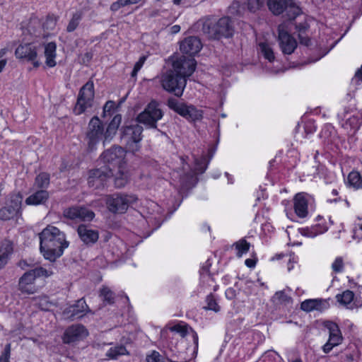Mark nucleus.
Here are the masks:
<instances>
[{"instance_id":"nucleus-30","label":"nucleus","mask_w":362,"mask_h":362,"mask_svg":"<svg viewBox=\"0 0 362 362\" xmlns=\"http://www.w3.org/2000/svg\"><path fill=\"white\" fill-rule=\"evenodd\" d=\"M49 174L45 172H42L36 176L34 186L36 187L38 189H45L49 187Z\"/></svg>"},{"instance_id":"nucleus-31","label":"nucleus","mask_w":362,"mask_h":362,"mask_svg":"<svg viewBox=\"0 0 362 362\" xmlns=\"http://www.w3.org/2000/svg\"><path fill=\"white\" fill-rule=\"evenodd\" d=\"M124 355H129V352L124 345L111 347L106 353V356L113 360H116L118 357Z\"/></svg>"},{"instance_id":"nucleus-22","label":"nucleus","mask_w":362,"mask_h":362,"mask_svg":"<svg viewBox=\"0 0 362 362\" xmlns=\"http://www.w3.org/2000/svg\"><path fill=\"white\" fill-rule=\"evenodd\" d=\"M354 293L350 290H346L336 296V299L343 306L347 309L353 310L362 306V299L354 298Z\"/></svg>"},{"instance_id":"nucleus-13","label":"nucleus","mask_w":362,"mask_h":362,"mask_svg":"<svg viewBox=\"0 0 362 362\" xmlns=\"http://www.w3.org/2000/svg\"><path fill=\"white\" fill-rule=\"evenodd\" d=\"M48 276L47 271L42 267H36L23 274L18 281V289L23 293L33 294L35 292L34 282L37 277Z\"/></svg>"},{"instance_id":"nucleus-42","label":"nucleus","mask_w":362,"mask_h":362,"mask_svg":"<svg viewBox=\"0 0 362 362\" xmlns=\"http://www.w3.org/2000/svg\"><path fill=\"white\" fill-rule=\"evenodd\" d=\"M13 252V243L8 240H4L0 247V254L8 256Z\"/></svg>"},{"instance_id":"nucleus-60","label":"nucleus","mask_w":362,"mask_h":362,"mask_svg":"<svg viewBox=\"0 0 362 362\" xmlns=\"http://www.w3.org/2000/svg\"><path fill=\"white\" fill-rule=\"evenodd\" d=\"M93 53L92 52H86L83 57L82 61L84 64H88L93 59Z\"/></svg>"},{"instance_id":"nucleus-63","label":"nucleus","mask_w":362,"mask_h":362,"mask_svg":"<svg viewBox=\"0 0 362 362\" xmlns=\"http://www.w3.org/2000/svg\"><path fill=\"white\" fill-rule=\"evenodd\" d=\"M334 346H335V345L334 344H332L330 341H327V342L322 347L323 351L325 354H328L332 349V348Z\"/></svg>"},{"instance_id":"nucleus-27","label":"nucleus","mask_w":362,"mask_h":362,"mask_svg":"<svg viewBox=\"0 0 362 362\" xmlns=\"http://www.w3.org/2000/svg\"><path fill=\"white\" fill-rule=\"evenodd\" d=\"M349 108L345 107L341 112L338 113L337 116L341 120L346 119L344 125H349L351 129H357L360 126V119L356 116H352L346 119V115L349 112Z\"/></svg>"},{"instance_id":"nucleus-33","label":"nucleus","mask_w":362,"mask_h":362,"mask_svg":"<svg viewBox=\"0 0 362 362\" xmlns=\"http://www.w3.org/2000/svg\"><path fill=\"white\" fill-rule=\"evenodd\" d=\"M194 163V170L196 171V174H202L206 171L209 163V160H208L204 156H202L199 158H195Z\"/></svg>"},{"instance_id":"nucleus-36","label":"nucleus","mask_w":362,"mask_h":362,"mask_svg":"<svg viewBox=\"0 0 362 362\" xmlns=\"http://www.w3.org/2000/svg\"><path fill=\"white\" fill-rule=\"evenodd\" d=\"M259 46L264 57L270 62H273L275 59V57L274 51L270 45L267 42H260Z\"/></svg>"},{"instance_id":"nucleus-37","label":"nucleus","mask_w":362,"mask_h":362,"mask_svg":"<svg viewBox=\"0 0 362 362\" xmlns=\"http://www.w3.org/2000/svg\"><path fill=\"white\" fill-rule=\"evenodd\" d=\"M285 11L286 12L287 18L290 21L294 20L301 13L300 8L298 6H295L291 2L289 3Z\"/></svg>"},{"instance_id":"nucleus-43","label":"nucleus","mask_w":362,"mask_h":362,"mask_svg":"<svg viewBox=\"0 0 362 362\" xmlns=\"http://www.w3.org/2000/svg\"><path fill=\"white\" fill-rule=\"evenodd\" d=\"M265 0H247V8L255 13L264 5Z\"/></svg>"},{"instance_id":"nucleus-40","label":"nucleus","mask_w":362,"mask_h":362,"mask_svg":"<svg viewBox=\"0 0 362 362\" xmlns=\"http://www.w3.org/2000/svg\"><path fill=\"white\" fill-rule=\"evenodd\" d=\"M206 306L204 307L206 310H213L216 313L220 310V306L218 305L214 296L212 293L208 295L206 298Z\"/></svg>"},{"instance_id":"nucleus-9","label":"nucleus","mask_w":362,"mask_h":362,"mask_svg":"<svg viewBox=\"0 0 362 362\" xmlns=\"http://www.w3.org/2000/svg\"><path fill=\"white\" fill-rule=\"evenodd\" d=\"M125 156L126 151L122 147L113 146L103 152L100 156V160L104 164L103 166L110 168L111 171L114 173L116 169L124 166Z\"/></svg>"},{"instance_id":"nucleus-53","label":"nucleus","mask_w":362,"mask_h":362,"mask_svg":"<svg viewBox=\"0 0 362 362\" xmlns=\"http://www.w3.org/2000/svg\"><path fill=\"white\" fill-rule=\"evenodd\" d=\"M300 233L301 235L309 238H315L317 236V232H313V228L311 227L301 228L300 229Z\"/></svg>"},{"instance_id":"nucleus-56","label":"nucleus","mask_w":362,"mask_h":362,"mask_svg":"<svg viewBox=\"0 0 362 362\" xmlns=\"http://www.w3.org/2000/svg\"><path fill=\"white\" fill-rule=\"evenodd\" d=\"M305 33H298V38L300 44L308 47L310 45V39L307 35H304Z\"/></svg>"},{"instance_id":"nucleus-25","label":"nucleus","mask_w":362,"mask_h":362,"mask_svg":"<svg viewBox=\"0 0 362 362\" xmlns=\"http://www.w3.org/2000/svg\"><path fill=\"white\" fill-rule=\"evenodd\" d=\"M291 0H267L269 10L275 16L283 13Z\"/></svg>"},{"instance_id":"nucleus-10","label":"nucleus","mask_w":362,"mask_h":362,"mask_svg":"<svg viewBox=\"0 0 362 362\" xmlns=\"http://www.w3.org/2000/svg\"><path fill=\"white\" fill-rule=\"evenodd\" d=\"M95 96L94 83L91 80L88 81L80 89L74 112L80 115L86 112L87 108L93 106Z\"/></svg>"},{"instance_id":"nucleus-58","label":"nucleus","mask_w":362,"mask_h":362,"mask_svg":"<svg viewBox=\"0 0 362 362\" xmlns=\"http://www.w3.org/2000/svg\"><path fill=\"white\" fill-rule=\"evenodd\" d=\"M296 30L300 33H305L307 29L308 28V23L305 22H300L299 23H296L295 25Z\"/></svg>"},{"instance_id":"nucleus-62","label":"nucleus","mask_w":362,"mask_h":362,"mask_svg":"<svg viewBox=\"0 0 362 362\" xmlns=\"http://www.w3.org/2000/svg\"><path fill=\"white\" fill-rule=\"evenodd\" d=\"M334 346H335V345L334 344H332L330 341H327V342L322 347L323 351L325 354H328L332 349V348Z\"/></svg>"},{"instance_id":"nucleus-4","label":"nucleus","mask_w":362,"mask_h":362,"mask_svg":"<svg viewBox=\"0 0 362 362\" xmlns=\"http://www.w3.org/2000/svg\"><path fill=\"white\" fill-rule=\"evenodd\" d=\"M135 122L133 124H124L120 129V139L128 151L133 153L138 151L141 148V141L143 139L144 128Z\"/></svg>"},{"instance_id":"nucleus-38","label":"nucleus","mask_w":362,"mask_h":362,"mask_svg":"<svg viewBox=\"0 0 362 362\" xmlns=\"http://www.w3.org/2000/svg\"><path fill=\"white\" fill-rule=\"evenodd\" d=\"M235 249L238 250L237 256L240 257L243 254L249 251L250 244L245 239L236 242L234 244Z\"/></svg>"},{"instance_id":"nucleus-26","label":"nucleus","mask_w":362,"mask_h":362,"mask_svg":"<svg viewBox=\"0 0 362 362\" xmlns=\"http://www.w3.org/2000/svg\"><path fill=\"white\" fill-rule=\"evenodd\" d=\"M57 45L54 42H50L45 46V56L46 57V64L49 67H54L56 66Z\"/></svg>"},{"instance_id":"nucleus-7","label":"nucleus","mask_w":362,"mask_h":362,"mask_svg":"<svg viewBox=\"0 0 362 362\" xmlns=\"http://www.w3.org/2000/svg\"><path fill=\"white\" fill-rule=\"evenodd\" d=\"M164 115L163 111L160 108V104L156 100H152L137 115L136 122L144 124L151 129H157V122Z\"/></svg>"},{"instance_id":"nucleus-19","label":"nucleus","mask_w":362,"mask_h":362,"mask_svg":"<svg viewBox=\"0 0 362 362\" xmlns=\"http://www.w3.org/2000/svg\"><path fill=\"white\" fill-rule=\"evenodd\" d=\"M180 48L182 53L189 54V57H192V56L199 52L202 48V44L198 37L189 36L181 42Z\"/></svg>"},{"instance_id":"nucleus-59","label":"nucleus","mask_w":362,"mask_h":362,"mask_svg":"<svg viewBox=\"0 0 362 362\" xmlns=\"http://www.w3.org/2000/svg\"><path fill=\"white\" fill-rule=\"evenodd\" d=\"M342 339L341 335H329L328 341L337 346L341 342Z\"/></svg>"},{"instance_id":"nucleus-23","label":"nucleus","mask_w":362,"mask_h":362,"mask_svg":"<svg viewBox=\"0 0 362 362\" xmlns=\"http://www.w3.org/2000/svg\"><path fill=\"white\" fill-rule=\"evenodd\" d=\"M308 194L304 192L298 193L294 197V210L300 218H305L308 215Z\"/></svg>"},{"instance_id":"nucleus-61","label":"nucleus","mask_w":362,"mask_h":362,"mask_svg":"<svg viewBox=\"0 0 362 362\" xmlns=\"http://www.w3.org/2000/svg\"><path fill=\"white\" fill-rule=\"evenodd\" d=\"M226 296L228 299L232 300L236 296V291L233 288H229L226 291Z\"/></svg>"},{"instance_id":"nucleus-5","label":"nucleus","mask_w":362,"mask_h":362,"mask_svg":"<svg viewBox=\"0 0 362 362\" xmlns=\"http://www.w3.org/2000/svg\"><path fill=\"white\" fill-rule=\"evenodd\" d=\"M187 80L183 75L170 69L164 73L160 79L162 88L167 92L180 98L187 85Z\"/></svg>"},{"instance_id":"nucleus-64","label":"nucleus","mask_w":362,"mask_h":362,"mask_svg":"<svg viewBox=\"0 0 362 362\" xmlns=\"http://www.w3.org/2000/svg\"><path fill=\"white\" fill-rule=\"evenodd\" d=\"M354 80L362 81V66L356 71L354 78L352 79V81Z\"/></svg>"},{"instance_id":"nucleus-49","label":"nucleus","mask_w":362,"mask_h":362,"mask_svg":"<svg viewBox=\"0 0 362 362\" xmlns=\"http://www.w3.org/2000/svg\"><path fill=\"white\" fill-rule=\"evenodd\" d=\"M146 59V57L142 56L139 58L138 62H136L134 64V69L132 71L131 76L132 77H134L137 75L138 71L141 69L143 66L145 61Z\"/></svg>"},{"instance_id":"nucleus-1","label":"nucleus","mask_w":362,"mask_h":362,"mask_svg":"<svg viewBox=\"0 0 362 362\" xmlns=\"http://www.w3.org/2000/svg\"><path fill=\"white\" fill-rule=\"evenodd\" d=\"M122 122V115H115L106 129L103 121L98 117L93 116L89 121L85 132L84 141L88 151L96 149L97 145L103 141V145L105 142H110L116 135L119 125Z\"/></svg>"},{"instance_id":"nucleus-18","label":"nucleus","mask_w":362,"mask_h":362,"mask_svg":"<svg viewBox=\"0 0 362 362\" xmlns=\"http://www.w3.org/2000/svg\"><path fill=\"white\" fill-rule=\"evenodd\" d=\"M64 216L72 220L80 219L83 221H90L95 217V214L86 207L75 206L66 209Z\"/></svg>"},{"instance_id":"nucleus-11","label":"nucleus","mask_w":362,"mask_h":362,"mask_svg":"<svg viewBox=\"0 0 362 362\" xmlns=\"http://www.w3.org/2000/svg\"><path fill=\"white\" fill-rule=\"evenodd\" d=\"M114 175L110 168L101 166L93 168L88 172V185L94 189H104L107 180Z\"/></svg>"},{"instance_id":"nucleus-47","label":"nucleus","mask_w":362,"mask_h":362,"mask_svg":"<svg viewBox=\"0 0 362 362\" xmlns=\"http://www.w3.org/2000/svg\"><path fill=\"white\" fill-rule=\"evenodd\" d=\"M11 344H6L4 351L0 356V362H9L11 356Z\"/></svg>"},{"instance_id":"nucleus-28","label":"nucleus","mask_w":362,"mask_h":362,"mask_svg":"<svg viewBox=\"0 0 362 362\" xmlns=\"http://www.w3.org/2000/svg\"><path fill=\"white\" fill-rule=\"evenodd\" d=\"M124 167L116 169V171H114V175L112 177H114V182L115 186L117 188L124 187L128 181L127 174L124 171Z\"/></svg>"},{"instance_id":"nucleus-51","label":"nucleus","mask_w":362,"mask_h":362,"mask_svg":"<svg viewBox=\"0 0 362 362\" xmlns=\"http://www.w3.org/2000/svg\"><path fill=\"white\" fill-rule=\"evenodd\" d=\"M115 102L112 100H108L105 103V105L103 106V117H105L107 115V113L110 115V112L115 109Z\"/></svg>"},{"instance_id":"nucleus-12","label":"nucleus","mask_w":362,"mask_h":362,"mask_svg":"<svg viewBox=\"0 0 362 362\" xmlns=\"http://www.w3.org/2000/svg\"><path fill=\"white\" fill-rule=\"evenodd\" d=\"M22 201L21 192L11 194L6 205L0 209V220L7 221L21 214Z\"/></svg>"},{"instance_id":"nucleus-45","label":"nucleus","mask_w":362,"mask_h":362,"mask_svg":"<svg viewBox=\"0 0 362 362\" xmlns=\"http://www.w3.org/2000/svg\"><path fill=\"white\" fill-rule=\"evenodd\" d=\"M317 299H308L303 301L300 304V309L305 312H310L315 310V303Z\"/></svg>"},{"instance_id":"nucleus-44","label":"nucleus","mask_w":362,"mask_h":362,"mask_svg":"<svg viewBox=\"0 0 362 362\" xmlns=\"http://www.w3.org/2000/svg\"><path fill=\"white\" fill-rule=\"evenodd\" d=\"M169 329L171 332H175L180 334V335L182 337H186L187 334H188V325H181L180 324H177L173 327H170L169 328Z\"/></svg>"},{"instance_id":"nucleus-32","label":"nucleus","mask_w":362,"mask_h":362,"mask_svg":"<svg viewBox=\"0 0 362 362\" xmlns=\"http://www.w3.org/2000/svg\"><path fill=\"white\" fill-rule=\"evenodd\" d=\"M82 17L83 13L81 11H76L74 13H73L72 17L66 27V31L68 33H71L74 31L78 26L79 23L82 19Z\"/></svg>"},{"instance_id":"nucleus-48","label":"nucleus","mask_w":362,"mask_h":362,"mask_svg":"<svg viewBox=\"0 0 362 362\" xmlns=\"http://www.w3.org/2000/svg\"><path fill=\"white\" fill-rule=\"evenodd\" d=\"M147 362H165L164 358L156 351H153L151 354L146 356Z\"/></svg>"},{"instance_id":"nucleus-24","label":"nucleus","mask_w":362,"mask_h":362,"mask_svg":"<svg viewBox=\"0 0 362 362\" xmlns=\"http://www.w3.org/2000/svg\"><path fill=\"white\" fill-rule=\"evenodd\" d=\"M49 198V193L46 189H37L25 199V203L27 205L45 204Z\"/></svg>"},{"instance_id":"nucleus-3","label":"nucleus","mask_w":362,"mask_h":362,"mask_svg":"<svg viewBox=\"0 0 362 362\" xmlns=\"http://www.w3.org/2000/svg\"><path fill=\"white\" fill-rule=\"evenodd\" d=\"M202 31L211 39L220 40L232 37L235 29L232 19L228 16H224L216 21H205L202 25Z\"/></svg>"},{"instance_id":"nucleus-50","label":"nucleus","mask_w":362,"mask_h":362,"mask_svg":"<svg viewBox=\"0 0 362 362\" xmlns=\"http://www.w3.org/2000/svg\"><path fill=\"white\" fill-rule=\"evenodd\" d=\"M332 268L336 273L342 272L344 268L343 259L341 257H337L334 262L332 263Z\"/></svg>"},{"instance_id":"nucleus-34","label":"nucleus","mask_w":362,"mask_h":362,"mask_svg":"<svg viewBox=\"0 0 362 362\" xmlns=\"http://www.w3.org/2000/svg\"><path fill=\"white\" fill-rule=\"evenodd\" d=\"M348 182L354 188L362 187V177L359 173L356 171L351 172L348 175Z\"/></svg>"},{"instance_id":"nucleus-46","label":"nucleus","mask_w":362,"mask_h":362,"mask_svg":"<svg viewBox=\"0 0 362 362\" xmlns=\"http://www.w3.org/2000/svg\"><path fill=\"white\" fill-rule=\"evenodd\" d=\"M325 327L328 329L329 335H341V331L337 323L328 321L326 322Z\"/></svg>"},{"instance_id":"nucleus-17","label":"nucleus","mask_w":362,"mask_h":362,"mask_svg":"<svg viewBox=\"0 0 362 362\" xmlns=\"http://www.w3.org/2000/svg\"><path fill=\"white\" fill-rule=\"evenodd\" d=\"M278 33V42L283 54H292L297 47L296 40L281 25L279 26Z\"/></svg>"},{"instance_id":"nucleus-6","label":"nucleus","mask_w":362,"mask_h":362,"mask_svg":"<svg viewBox=\"0 0 362 362\" xmlns=\"http://www.w3.org/2000/svg\"><path fill=\"white\" fill-rule=\"evenodd\" d=\"M167 106L181 117L191 122L200 121L203 118V111L197 109L193 105H188L187 103L180 102L173 97H170L166 102Z\"/></svg>"},{"instance_id":"nucleus-54","label":"nucleus","mask_w":362,"mask_h":362,"mask_svg":"<svg viewBox=\"0 0 362 362\" xmlns=\"http://www.w3.org/2000/svg\"><path fill=\"white\" fill-rule=\"evenodd\" d=\"M240 4L238 1H234L228 8L229 13L232 15H240L239 11Z\"/></svg>"},{"instance_id":"nucleus-2","label":"nucleus","mask_w":362,"mask_h":362,"mask_svg":"<svg viewBox=\"0 0 362 362\" xmlns=\"http://www.w3.org/2000/svg\"><path fill=\"white\" fill-rule=\"evenodd\" d=\"M39 238L40 252L45 259L50 262H55L59 258L69 245L64 233L50 225L42 230Z\"/></svg>"},{"instance_id":"nucleus-14","label":"nucleus","mask_w":362,"mask_h":362,"mask_svg":"<svg viewBox=\"0 0 362 362\" xmlns=\"http://www.w3.org/2000/svg\"><path fill=\"white\" fill-rule=\"evenodd\" d=\"M196 66L197 62L193 57L182 55L173 61L172 69L187 79L194 72Z\"/></svg>"},{"instance_id":"nucleus-20","label":"nucleus","mask_w":362,"mask_h":362,"mask_svg":"<svg viewBox=\"0 0 362 362\" xmlns=\"http://www.w3.org/2000/svg\"><path fill=\"white\" fill-rule=\"evenodd\" d=\"M83 312L89 313L90 310L88 308L86 300L82 298L76 300L74 304L65 308L62 312V315L64 318L72 321L78 316V315Z\"/></svg>"},{"instance_id":"nucleus-8","label":"nucleus","mask_w":362,"mask_h":362,"mask_svg":"<svg viewBox=\"0 0 362 362\" xmlns=\"http://www.w3.org/2000/svg\"><path fill=\"white\" fill-rule=\"evenodd\" d=\"M138 198L134 194L114 193L109 195L106 199L107 209L112 214H124L128 208L136 203Z\"/></svg>"},{"instance_id":"nucleus-57","label":"nucleus","mask_w":362,"mask_h":362,"mask_svg":"<svg viewBox=\"0 0 362 362\" xmlns=\"http://www.w3.org/2000/svg\"><path fill=\"white\" fill-rule=\"evenodd\" d=\"M311 228H313V232H317V235L322 234L327 230V226L320 224H316L311 226Z\"/></svg>"},{"instance_id":"nucleus-16","label":"nucleus","mask_w":362,"mask_h":362,"mask_svg":"<svg viewBox=\"0 0 362 362\" xmlns=\"http://www.w3.org/2000/svg\"><path fill=\"white\" fill-rule=\"evenodd\" d=\"M15 54L17 58L32 62L34 67L37 68L40 62L36 60L37 52V47L33 43L20 45L16 49Z\"/></svg>"},{"instance_id":"nucleus-55","label":"nucleus","mask_w":362,"mask_h":362,"mask_svg":"<svg viewBox=\"0 0 362 362\" xmlns=\"http://www.w3.org/2000/svg\"><path fill=\"white\" fill-rule=\"evenodd\" d=\"M51 305L52 303L46 297L41 298L39 302V308L42 310H48Z\"/></svg>"},{"instance_id":"nucleus-35","label":"nucleus","mask_w":362,"mask_h":362,"mask_svg":"<svg viewBox=\"0 0 362 362\" xmlns=\"http://www.w3.org/2000/svg\"><path fill=\"white\" fill-rule=\"evenodd\" d=\"M100 296L104 303L112 305L115 303V293L106 286H103L100 291Z\"/></svg>"},{"instance_id":"nucleus-39","label":"nucleus","mask_w":362,"mask_h":362,"mask_svg":"<svg viewBox=\"0 0 362 362\" xmlns=\"http://www.w3.org/2000/svg\"><path fill=\"white\" fill-rule=\"evenodd\" d=\"M57 19L58 18L54 14H48L42 23V28L45 30H53L56 27Z\"/></svg>"},{"instance_id":"nucleus-52","label":"nucleus","mask_w":362,"mask_h":362,"mask_svg":"<svg viewBox=\"0 0 362 362\" xmlns=\"http://www.w3.org/2000/svg\"><path fill=\"white\" fill-rule=\"evenodd\" d=\"M315 310L322 311V310L327 309L329 307V303L327 300L317 299V303H315Z\"/></svg>"},{"instance_id":"nucleus-41","label":"nucleus","mask_w":362,"mask_h":362,"mask_svg":"<svg viewBox=\"0 0 362 362\" xmlns=\"http://www.w3.org/2000/svg\"><path fill=\"white\" fill-rule=\"evenodd\" d=\"M274 297L277 298L281 304L284 305H291L293 299L287 295L284 291H279L275 293Z\"/></svg>"},{"instance_id":"nucleus-15","label":"nucleus","mask_w":362,"mask_h":362,"mask_svg":"<svg viewBox=\"0 0 362 362\" xmlns=\"http://www.w3.org/2000/svg\"><path fill=\"white\" fill-rule=\"evenodd\" d=\"M88 334V330L84 325L81 324L72 325L65 329L62 340L64 344H70L83 339Z\"/></svg>"},{"instance_id":"nucleus-21","label":"nucleus","mask_w":362,"mask_h":362,"mask_svg":"<svg viewBox=\"0 0 362 362\" xmlns=\"http://www.w3.org/2000/svg\"><path fill=\"white\" fill-rule=\"evenodd\" d=\"M77 233L81 241L86 245H94L99 238L98 231L85 224L78 226Z\"/></svg>"},{"instance_id":"nucleus-29","label":"nucleus","mask_w":362,"mask_h":362,"mask_svg":"<svg viewBox=\"0 0 362 362\" xmlns=\"http://www.w3.org/2000/svg\"><path fill=\"white\" fill-rule=\"evenodd\" d=\"M196 173L189 171L180 177V183L182 190L192 188L194 186Z\"/></svg>"}]
</instances>
